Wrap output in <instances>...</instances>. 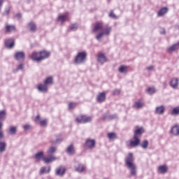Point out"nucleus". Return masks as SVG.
Here are the masks:
<instances>
[{"label": "nucleus", "instance_id": "10", "mask_svg": "<svg viewBox=\"0 0 179 179\" xmlns=\"http://www.w3.org/2000/svg\"><path fill=\"white\" fill-rule=\"evenodd\" d=\"M5 45L7 48L12 49L15 47V39L8 38L5 41Z\"/></svg>", "mask_w": 179, "mask_h": 179}, {"label": "nucleus", "instance_id": "24", "mask_svg": "<svg viewBox=\"0 0 179 179\" xmlns=\"http://www.w3.org/2000/svg\"><path fill=\"white\" fill-rule=\"evenodd\" d=\"M28 29H29L30 31H36V29H37V26L36 23L31 22L27 24Z\"/></svg>", "mask_w": 179, "mask_h": 179}, {"label": "nucleus", "instance_id": "34", "mask_svg": "<svg viewBox=\"0 0 179 179\" xmlns=\"http://www.w3.org/2000/svg\"><path fill=\"white\" fill-rule=\"evenodd\" d=\"M140 146L143 149H148V147L149 146V141H148V140L143 141L141 143H140Z\"/></svg>", "mask_w": 179, "mask_h": 179}, {"label": "nucleus", "instance_id": "54", "mask_svg": "<svg viewBox=\"0 0 179 179\" xmlns=\"http://www.w3.org/2000/svg\"><path fill=\"white\" fill-rule=\"evenodd\" d=\"M110 118H111L112 120H114V118H117V115H110Z\"/></svg>", "mask_w": 179, "mask_h": 179}, {"label": "nucleus", "instance_id": "3", "mask_svg": "<svg viewBox=\"0 0 179 179\" xmlns=\"http://www.w3.org/2000/svg\"><path fill=\"white\" fill-rule=\"evenodd\" d=\"M86 52H78L77 56L75 57L74 62L77 65H80V64H83L85 61L86 60Z\"/></svg>", "mask_w": 179, "mask_h": 179}, {"label": "nucleus", "instance_id": "23", "mask_svg": "<svg viewBox=\"0 0 179 179\" xmlns=\"http://www.w3.org/2000/svg\"><path fill=\"white\" fill-rule=\"evenodd\" d=\"M50 171H51V166H43L41 169V171H40V173L41 174H48V173H50Z\"/></svg>", "mask_w": 179, "mask_h": 179}, {"label": "nucleus", "instance_id": "36", "mask_svg": "<svg viewBox=\"0 0 179 179\" xmlns=\"http://www.w3.org/2000/svg\"><path fill=\"white\" fill-rule=\"evenodd\" d=\"M146 92L148 94H155V93H156V88L150 87L146 90Z\"/></svg>", "mask_w": 179, "mask_h": 179}, {"label": "nucleus", "instance_id": "5", "mask_svg": "<svg viewBox=\"0 0 179 179\" xmlns=\"http://www.w3.org/2000/svg\"><path fill=\"white\" fill-rule=\"evenodd\" d=\"M39 55L40 57L38 59L41 62V61H44V59H47V58H50L51 52L47 50H43L39 52Z\"/></svg>", "mask_w": 179, "mask_h": 179}, {"label": "nucleus", "instance_id": "44", "mask_svg": "<svg viewBox=\"0 0 179 179\" xmlns=\"http://www.w3.org/2000/svg\"><path fill=\"white\" fill-rule=\"evenodd\" d=\"M75 107H76V103H69V108H75Z\"/></svg>", "mask_w": 179, "mask_h": 179}, {"label": "nucleus", "instance_id": "56", "mask_svg": "<svg viewBox=\"0 0 179 179\" xmlns=\"http://www.w3.org/2000/svg\"><path fill=\"white\" fill-rule=\"evenodd\" d=\"M160 33H161V34H164V33H166V31L164 29H163V31H161Z\"/></svg>", "mask_w": 179, "mask_h": 179}, {"label": "nucleus", "instance_id": "50", "mask_svg": "<svg viewBox=\"0 0 179 179\" xmlns=\"http://www.w3.org/2000/svg\"><path fill=\"white\" fill-rule=\"evenodd\" d=\"M5 138V134H3V131H0V141L1 139H3Z\"/></svg>", "mask_w": 179, "mask_h": 179}, {"label": "nucleus", "instance_id": "2", "mask_svg": "<svg viewBox=\"0 0 179 179\" xmlns=\"http://www.w3.org/2000/svg\"><path fill=\"white\" fill-rule=\"evenodd\" d=\"M134 162H135L134 153L129 152L124 159V163L125 166L129 170L131 176H135L137 173V167Z\"/></svg>", "mask_w": 179, "mask_h": 179}, {"label": "nucleus", "instance_id": "49", "mask_svg": "<svg viewBox=\"0 0 179 179\" xmlns=\"http://www.w3.org/2000/svg\"><path fill=\"white\" fill-rule=\"evenodd\" d=\"M120 92L121 91L120 90H114L113 94H120Z\"/></svg>", "mask_w": 179, "mask_h": 179}, {"label": "nucleus", "instance_id": "53", "mask_svg": "<svg viewBox=\"0 0 179 179\" xmlns=\"http://www.w3.org/2000/svg\"><path fill=\"white\" fill-rule=\"evenodd\" d=\"M15 17H17V19H20V17H22V14H20V13L17 14L15 15Z\"/></svg>", "mask_w": 179, "mask_h": 179}, {"label": "nucleus", "instance_id": "4", "mask_svg": "<svg viewBox=\"0 0 179 179\" xmlns=\"http://www.w3.org/2000/svg\"><path fill=\"white\" fill-rule=\"evenodd\" d=\"M92 120H93V117L86 115H81L76 118L77 122H80V124L91 122Z\"/></svg>", "mask_w": 179, "mask_h": 179}, {"label": "nucleus", "instance_id": "31", "mask_svg": "<svg viewBox=\"0 0 179 179\" xmlns=\"http://www.w3.org/2000/svg\"><path fill=\"white\" fill-rule=\"evenodd\" d=\"M169 9L166 7L162 8L161 10L158 12V16H164V15H166V13L168 12Z\"/></svg>", "mask_w": 179, "mask_h": 179}, {"label": "nucleus", "instance_id": "21", "mask_svg": "<svg viewBox=\"0 0 179 179\" xmlns=\"http://www.w3.org/2000/svg\"><path fill=\"white\" fill-rule=\"evenodd\" d=\"M55 138H56V136H52L50 137V142L52 143V145H57L62 142V138H56V140H55Z\"/></svg>", "mask_w": 179, "mask_h": 179}, {"label": "nucleus", "instance_id": "16", "mask_svg": "<svg viewBox=\"0 0 179 179\" xmlns=\"http://www.w3.org/2000/svg\"><path fill=\"white\" fill-rule=\"evenodd\" d=\"M96 101H98V103H103V101H106V93H99L97 95Z\"/></svg>", "mask_w": 179, "mask_h": 179}, {"label": "nucleus", "instance_id": "26", "mask_svg": "<svg viewBox=\"0 0 179 179\" xmlns=\"http://www.w3.org/2000/svg\"><path fill=\"white\" fill-rule=\"evenodd\" d=\"M66 152L69 155H75V147H73V145L71 144L67 148Z\"/></svg>", "mask_w": 179, "mask_h": 179}, {"label": "nucleus", "instance_id": "46", "mask_svg": "<svg viewBox=\"0 0 179 179\" xmlns=\"http://www.w3.org/2000/svg\"><path fill=\"white\" fill-rule=\"evenodd\" d=\"M40 115H38L36 118H35V122H36V124H38V122H40Z\"/></svg>", "mask_w": 179, "mask_h": 179}, {"label": "nucleus", "instance_id": "11", "mask_svg": "<svg viewBox=\"0 0 179 179\" xmlns=\"http://www.w3.org/2000/svg\"><path fill=\"white\" fill-rule=\"evenodd\" d=\"M97 61L101 65H103V64L107 62V57H106V55H104L103 53H100L99 55H98Z\"/></svg>", "mask_w": 179, "mask_h": 179}, {"label": "nucleus", "instance_id": "15", "mask_svg": "<svg viewBox=\"0 0 179 179\" xmlns=\"http://www.w3.org/2000/svg\"><path fill=\"white\" fill-rule=\"evenodd\" d=\"M169 83L172 89H178V78H172Z\"/></svg>", "mask_w": 179, "mask_h": 179}, {"label": "nucleus", "instance_id": "8", "mask_svg": "<svg viewBox=\"0 0 179 179\" xmlns=\"http://www.w3.org/2000/svg\"><path fill=\"white\" fill-rule=\"evenodd\" d=\"M14 57L17 61H23L26 57V55L24 52H15Z\"/></svg>", "mask_w": 179, "mask_h": 179}, {"label": "nucleus", "instance_id": "6", "mask_svg": "<svg viewBox=\"0 0 179 179\" xmlns=\"http://www.w3.org/2000/svg\"><path fill=\"white\" fill-rule=\"evenodd\" d=\"M85 146L88 148V149H93L94 146H96V141L94 139L88 138L85 141Z\"/></svg>", "mask_w": 179, "mask_h": 179}, {"label": "nucleus", "instance_id": "38", "mask_svg": "<svg viewBox=\"0 0 179 179\" xmlns=\"http://www.w3.org/2000/svg\"><path fill=\"white\" fill-rule=\"evenodd\" d=\"M178 114H179V106L173 108L171 111V115H178Z\"/></svg>", "mask_w": 179, "mask_h": 179}, {"label": "nucleus", "instance_id": "1", "mask_svg": "<svg viewBox=\"0 0 179 179\" xmlns=\"http://www.w3.org/2000/svg\"><path fill=\"white\" fill-rule=\"evenodd\" d=\"M111 30V27H106L104 28L103 22H96L94 26L92 31L94 33H97V31H99V33L95 36V38H96L98 41H101V38H103V36H110Z\"/></svg>", "mask_w": 179, "mask_h": 179}, {"label": "nucleus", "instance_id": "48", "mask_svg": "<svg viewBox=\"0 0 179 179\" xmlns=\"http://www.w3.org/2000/svg\"><path fill=\"white\" fill-rule=\"evenodd\" d=\"M110 17H112L113 19H115L117 17V16L115 15V14H114V13L111 12L109 14Z\"/></svg>", "mask_w": 179, "mask_h": 179}, {"label": "nucleus", "instance_id": "13", "mask_svg": "<svg viewBox=\"0 0 179 179\" xmlns=\"http://www.w3.org/2000/svg\"><path fill=\"white\" fill-rule=\"evenodd\" d=\"M38 92L41 93H47L48 92V86L45 84H39L37 87Z\"/></svg>", "mask_w": 179, "mask_h": 179}, {"label": "nucleus", "instance_id": "18", "mask_svg": "<svg viewBox=\"0 0 179 179\" xmlns=\"http://www.w3.org/2000/svg\"><path fill=\"white\" fill-rule=\"evenodd\" d=\"M171 134L172 135H174L175 136H178L179 135V126L178 125H175L172 127L171 129Z\"/></svg>", "mask_w": 179, "mask_h": 179}, {"label": "nucleus", "instance_id": "29", "mask_svg": "<svg viewBox=\"0 0 179 179\" xmlns=\"http://www.w3.org/2000/svg\"><path fill=\"white\" fill-rule=\"evenodd\" d=\"M6 150V143L0 141V153H3Z\"/></svg>", "mask_w": 179, "mask_h": 179}, {"label": "nucleus", "instance_id": "22", "mask_svg": "<svg viewBox=\"0 0 179 179\" xmlns=\"http://www.w3.org/2000/svg\"><path fill=\"white\" fill-rule=\"evenodd\" d=\"M164 110H165V108L163 106H158L155 108V114L162 115V114L164 113Z\"/></svg>", "mask_w": 179, "mask_h": 179}, {"label": "nucleus", "instance_id": "40", "mask_svg": "<svg viewBox=\"0 0 179 179\" xmlns=\"http://www.w3.org/2000/svg\"><path fill=\"white\" fill-rule=\"evenodd\" d=\"M57 150V148L55 147H50L48 150V153L49 155H52V153H55Z\"/></svg>", "mask_w": 179, "mask_h": 179}, {"label": "nucleus", "instance_id": "39", "mask_svg": "<svg viewBox=\"0 0 179 179\" xmlns=\"http://www.w3.org/2000/svg\"><path fill=\"white\" fill-rule=\"evenodd\" d=\"M6 117V112L5 110H0V120H5Z\"/></svg>", "mask_w": 179, "mask_h": 179}, {"label": "nucleus", "instance_id": "35", "mask_svg": "<svg viewBox=\"0 0 179 179\" xmlns=\"http://www.w3.org/2000/svg\"><path fill=\"white\" fill-rule=\"evenodd\" d=\"M52 77H48L44 82V84L48 86L49 85H52Z\"/></svg>", "mask_w": 179, "mask_h": 179}, {"label": "nucleus", "instance_id": "42", "mask_svg": "<svg viewBox=\"0 0 179 179\" xmlns=\"http://www.w3.org/2000/svg\"><path fill=\"white\" fill-rule=\"evenodd\" d=\"M78 24H73L70 26V29L72 31H76V30H78Z\"/></svg>", "mask_w": 179, "mask_h": 179}, {"label": "nucleus", "instance_id": "55", "mask_svg": "<svg viewBox=\"0 0 179 179\" xmlns=\"http://www.w3.org/2000/svg\"><path fill=\"white\" fill-rule=\"evenodd\" d=\"M2 127H3V123L0 121V129H2Z\"/></svg>", "mask_w": 179, "mask_h": 179}, {"label": "nucleus", "instance_id": "28", "mask_svg": "<svg viewBox=\"0 0 179 179\" xmlns=\"http://www.w3.org/2000/svg\"><path fill=\"white\" fill-rule=\"evenodd\" d=\"M36 160H44V153L43 152H37L34 156Z\"/></svg>", "mask_w": 179, "mask_h": 179}, {"label": "nucleus", "instance_id": "45", "mask_svg": "<svg viewBox=\"0 0 179 179\" xmlns=\"http://www.w3.org/2000/svg\"><path fill=\"white\" fill-rule=\"evenodd\" d=\"M23 68H24L23 64H21L17 67L16 71H22Z\"/></svg>", "mask_w": 179, "mask_h": 179}, {"label": "nucleus", "instance_id": "25", "mask_svg": "<svg viewBox=\"0 0 179 179\" xmlns=\"http://www.w3.org/2000/svg\"><path fill=\"white\" fill-rule=\"evenodd\" d=\"M167 172V166L166 165H162L158 168V173L160 174H164Z\"/></svg>", "mask_w": 179, "mask_h": 179}, {"label": "nucleus", "instance_id": "43", "mask_svg": "<svg viewBox=\"0 0 179 179\" xmlns=\"http://www.w3.org/2000/svg\"><path fill=\"white\" fill-rule=\"evenodd\" d=\"M115 136H117L115 133H108V138H109L110 139H115Z\"/></svg>", "mask_w": 179, "mask_h": 179}, {"label": "nucleus", "instance_id": "12", "mask_svg": "<svg viewBox=\"0 0 179 179\" xmlns=\"http://www.w3.org/2000/svg\"><path fill=\"white\" fill-rule=\"evenodd\" d=\"M143 107H145V102H143L142 100H138L134 104V108H136L137 110H141V108H143Z\"/></svg>", "mask_w": 179, "mask_h": 179}, {"label": "nucleus", "instance_id": "14", "mask_svg": "<svg viewBox=\"0 0 179 179\" xmlns=\"http://www.w3.org/2000/svg\"><path fill=\"white\" fill-rule=\"evenodd\" d=\"M74 167L77 173H84L85 171L86 170V166L82 164H78L77 166L76 165Z\"/></svg>", "mask_w": 179, "mask_h": 179}, {"label": "nucleus", "instance_id": "19", "mask_svg": "<svg viewBox=\"0 0 179 179\" xmlns=\"http://www.w3.org/2000/svg\"><path fill=\"white\" fill-rule=\"evenodd\" d=\"M13 31H16V27H15V25H6V33H12Z\"/></svg>", "mask_w": 179, "mask_h": 179}, {"label": "nucleus", "instance_id": "9", "mask_svg": "<svg viewBox=\"0 0 179 179\" xmlns=\"http://www.w3.org/2000/svg\"><path fill=\"white\" fill-rule=\"evenodd\" d=\"M29 57L32 61H34V62H41L39 59L40 58V52H33L31 55H29Z\"/></svg>", "mask_w": 179, "mask_h": 179}, {"label": "nucleus", "instance_id": "30", "mask_svg": "<svg viewBox=\"0 0 179 179\" xmlns=\"http://www.w3.org/2000/svg\"><path fill=\"white\" fill-rule=\"evenodd\" d=\"M120 73H127L128 72V67L127 66L122 65L119 67Z\"/></svg>", "mask_w": 179, "mask_h": 179}, {"label": "nucleus", "instance_id": "37", "mask_svg": "<svg viewBox=\"0 0 179 179\" xmlns=\"http://www.w3.org/2000/svg\"><path fill=\"white\" fill-rule=\"evenodd\" d=\"M16 132H17V129L16 127H10L9 134H10V135H15Z\"/></svg>", "mask_w": 179, "mask_h": 179}, {"label": "nucleus", "instance_id": "52", "mask_svg": "<svg viewBox=\"0 0 179 179\" xmlns=\"http://www.w3.org/2000/svg\"><path fill=\"white\" fill-rule=\"evenodd\" d=\"M154 66H150L148 67H147V70L148 71H152L153 69Z\"/></svg>", "mask_w": 179, "mask_h": 179}, {"label": "nucleus", "instance_id": "41", "mask_svg": "<svg viewBox=\"0 0 179 179\" xmlns=\"http://www.w3.org/2000/svg\"><path fill=\"white\" fill-rule=\"evenodd\" d=\"M39 124H40L41 127H47V124H48V120H47V119L41 120L39 122Z\"/></svg>", "mask_w": 179, "mask_h": 179}, {"label": "nucleus", "instance_id": "27", "mask_svg": "<svg viewBox=\"0 0 179 179\" xmlns=\"http://www.w3.org/2000/svg\"><path fill=\"white\" fill-rule=\"evenodd\" d=\"M55 160H57V158H55L54 156L43 158V162L44 163H46V164L52 163V162H55Z\"/></svg>", "mask_w": 179, "mask_h": 179}, {"label": "nucleus", "instance_id": "47", "mask_svg": "<svg viewBox=\"0 0 179 179\" xmlns=\"http://www.w3.org/2000/svg\"><path fill=\"white\" fill-rule=\"evenodd\" d=\"M23 128H24V131H29V129H30V125L25 124L23 126Z\"/></svg>", "mask_w": 179, "mask_h": 179}, {"label": "nucleus", "instance_id": "51", "mask_svg": "<svg viewBox=\"0 0 179 179\" xmlns=\"http://www.w3.org/2000/svg\"><path fill=\"white\" fill-rule=\"evenodd\" d=\"M9 12H10V9H7L5 10L3 15H9Z\"/></svg>", "mask_w": 179, "mask_h": 179}, {"label": "nucleus", "instance_id": "7", "mask_svg": "<svg viewBox=\"0 0 179 179\" xmlns=\"http://www.w3.org/2000/svg\"><path fill=\"white\" fill-rule=\"evenodd\" d=\"M141 145V139L137 136H134V141H130V146L132 148H136Z\"/></svg>", "mask_w": 179, "mask_h": 179}, {"label": "nucleus", "instance_id": "20", "mask_svg": "<svg viewBox=\"0 0 179 179\" xmlns=\"http://www.w3.org/2000/svg\"><path fill=\"white\" fill-rule=\"evenodd\" d=\"M176 50H179V42L172 45L171 47L168 48V52H174Z\"/></svg>", "mask_w": 179, "mask_h": 179}, {"label": "nucleus", "instance_id": "32", "mask_svg": "<svg viewBox=\"0 0 179 179\" xmlns=\"http://www.w3.org/2000/svg\"><path fill=\"white\" fill-rule=\"evenodd\" d=\"M145 132V130H143V128H139L134 131V136H138V135H142Z\"/></svg>", "mask_w": 179, "mask_h": 179}, {"label": "nucleus", "instance_id": "33", "mask_svg": "<svg viewBox=\"0 0 179 179\" xmlns=\"http://www.w3.org/2000/svg\"><path fill=\"white\" fill-rule=\"evenodd\" d=\"M68 19L67 15H63L58 17V22H61V23H64Z\"/></svg>", "mask_w": 179, "mask_h": 179}, {"label": "nucleus", "instance_id": "17", "mask_svg": "<svg viewBox=\"0 0 179 179\" xmlns=\"http://www.w3.org/2000/svg\"><path fill=\"white\" fill-rule=\"evenodd\" d=\"M65 174V168L62 166H59L56 169V176H59V177H62Z\"/></svg>", "mask_w": 179, "mask_h": 179}]
</instances>
